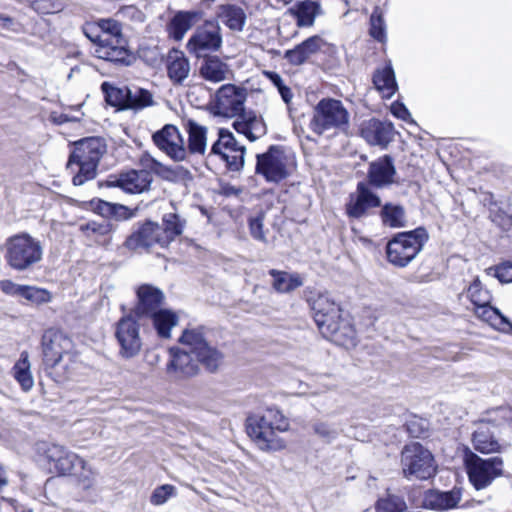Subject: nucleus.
Segmentation results:
<instances>
[{
	"instance_id": "obj_1",
	"label": "nucleus",
	"mask_w": 512,
	"mask_h": 512,
	"mask_svg": "<svg viewBox=\"0 0 512 512\" xmlns=\"http://www.w3.org/2000/svg\"><path fill=\"white\" fill-rule=\"evenodd\" d=\"M179 342L181 348L169 350V375L177 378L194 376L198 373L200 364L209 371H215L219 367L222 355L206 342L201 329H186Z\"/></svg>"
},
{
	"instance_id": "obj_2",
	"label": "nucleus",
	"mask_w": 512,
	"mask_h": 512,
	"mask_svg": "<svg viewBox=\"0 0 512 512\" xmlns=\"http://www.w3.org/2000/svg\"><path fill=\"white\" fill-rule=\"evenodd\" d=\"M289 422L276 408H267L262 415L247 419V432L255 444L263 451H280L286 447L279 432L287 431Z\"/></svg>"
},
{
	"instance_id": "obj_3",
	"label": "nucleus",
	"mask_w": 512,
	"mask_h": 512,
	"mask_svg": "<svg viewBox=\"0 0 512 512\" xmlns=\"http://www.w3.org/2000/svg\"><path fill=\"white\" fill-rule=\"evenodd\" d=\"M7 264L18 272L32 269L43 258L41 241L27 232L8 237L1 246Z\"/></svg>"
},
{
	"instance_id": "obj_4",
	"label": "nucleus",
	"mask_w": 512,
	"mask_h": 512,
	"mask_svg": "<svg viewBox=\"0 0 512 512\" xmlns=\"http://www.w3.org/2000/svg\"><path fill=\"white\" fill-rule=\"evenodd\" d=\"M105 150L104 142L97 137L81 139L75 143L74 150L67 163V168L71 171H74V167L78 170L73 177L75 186L83 185L96 176L99 160Z\"/></svg>"
},
{
	"instance_id": "obj_5",
	"label": "nucleus",
	"mask_w": 512,
	"mask_h": 512,
	"mask_svg": "<svg viewBox=\"0 0 512 512\" xmlns=\"http://www.w3.org/2000/svg\"><path fill=\"white\" fill-rule=\"evenodd\" d=\"M349 121L350 114L340 100L323 98L314 108L310 128L318 135L331 137L345 132Z\"/></svg>"
},
{
	"instance_id": "obj_6",
	"label": "nucleus",
	"mask_w": 512,
	"mask_h": 512,
	"mask_svg": "<svg viewBox=\"0 0 512 512\" xmlns=\"http://www.w3.org/2000/svg\"><path fill=\"white\" fill-rule=\"evenodd\" d=\"M427 240L428 233L422 227L399 233L387 244L388 261L394 266H407L422 250Z\"/></svg>"
},
{
	"instance_id": "obj_7",
	"label": "nucleus",
	"mask_w": 512,
	"mask_h": 512,
	"mask_svg": "<svg viewBox=\"0 0 512 512\" xmlns=\"http://www.w3.org/2000/svg\"><path fill=\"white\" fill-rule=\"evenodd\" d=\"M465 466L469 481L477 490L487 488L504 474V461L499 456L484 459L470 451L465 457Z\"/></svg>"
},
{
	"instance_id": "obj_8",
	"label": "nucleus",
	"mask_w": 512,
	"mask_h": 512,
	"mask_svg": "<svg viewBox=\"0 0 512 512\" xmlns=\"http://www.w3.org/2000/svg\"><path fill=\"white\" fill-rule=\"evenodd\" d=\"M401 463L403 474L408 479H428L436 471L432 454L419 443H411L404 447Z\"/></svg>"
},
{
	"instance_id": "obj_9",
	"label": "nucleus",
	"mask_w": 512,
	"mask_h": 512,
	"mask_svg": "<svg viewBox=\"0 0 512 512\" xmlns=\"http://www.w3.org/2000/svg\"><path fill=\"white\" fill-rule=\"evenodd\" d=\"M244 155L245 147L237 142L234 135L226 129H219L218 139L212 144L208 158L216 157L228 169L238 171L244 165Z\"/></svg>"
},
{
	"instance_id": "obj_10",
	"label": "nucleus",
	"mask_w": 512,
	"mask_h": 512,
	"mask_svg": "<svg viewBox=\"0 0 512 512\" xmlns=\"http://www.w3.org/2000/svg\"><path fill=\"white\" fill-rule=\"evenodd\" d=\"M291 169L292 163L280 147L272 146L257 155L256 172L267 181L280 182L289 176Z\"/></svg>"
},
{
	"instance_id": "obj_11",
	"label": "nucleus",
	"mask_w": 512,
	"mask_h": 512,
	"mask_svg": "<svg viewBox=\"0 0 512 512\" xmlns=\"http://www.w3.org/2000/svg\"><path fill=\"white\" fill-rule=\"evenodd\" d=\"M115 337L121 358L130 360L139 355L142 349V338L140 326L133 314L126 315L117 322Z\"/></svg>"
},
{
	"instance_id": "obj_12",
	"label": "nucleus",
	"mask_w": 512,
	"mask_h": 512,
	"mask_svg": "<svg viewBox=\"0 0 512 512\" xmlns=\"http://www.w3.org/2000/svg\"><path fill=\"white\" fill-rule=\"evenodd\" d=\"M37 452L48 462L50 469L60 475H72L82 463V458L58 444L40 443Z\"/></svg>"
},
{
	"instance_id": "obj_13",
	"label": "nucleus",
	"mask_w": 512,
	"mask_h": 512,
	"mask_svg": "<svg viewBox=\"0 0 512 512\" xmlns=\"http://www.w3.org/2000/svg\"><path fill=\"white\" fill-rule=\"evenodd\" d=\"M222 45L220 27L217 22L206 21L198 27L187 43V49L196 57L217 51Z\"/></svg>"
},
{
	"instance_id": "obj_14",
	"label": "nucleus",
	"mask_w": 512,
	"mask_h": 512,
	"mask_svg": "<svg viewBox=\"0 0 512 512\" xmlns=\"http://www.w3.org/2000/svg\"><path fill=\"white\" fill-rule=\"evenodd\" d=\"M42 347L45 363L60 369L64 358L70 359L72 341L62 332L51 329L43 334Z\"/></svg>"
},
{
	"instance_id": "obj_15",
	"label": "nucleus",
	"mask_w": 512,
	"mask_h": 512,
	"mask_svg": "<svg viewBox=\"0 0 512 512\" xmlns=\"http://www.w3.org/2000/svg\"><path fill=\"white\" fill-rule=\"evenodd\" d=\"M155 146L174 161L187 157V148L179 129L172 124L164 125L152 135Z\"/></svg>"
},
{
	"instance_id": "obj_16",
	"label": "nucleus",
	"mask_w": 512,
	"mask_h": 512,
	"mask_svg": "<svg viewBox=\"0 0 512 512\" xmlns=\"http://www.w3.org/2000/svg\"><path fill=\"white\" fill-rule=\"evenodd\" d=\"M247 90L233 84L222 85L215 94V109L220 115L230 117L243 111Z\"/></svg>"
},
{
	"instance_id": "obj_17",
	"label": "nucleus",
	"mask_w": 512,
	"mask_h": 512,
	"mask_svg": "<svg viewBox=\"0 0 512 512\" xmlns=\"http://www.w3.org/2000/svg\"><path fill=\"white\" fill-rule=\"evenodd\" d=\"M152 182V175L146 170H131L121 173L117 177H111L107 182L108 187H119L126 193L136 194L148 190Z\"/></svg>"
},
{
	"instance_id": "obj_18",
	"label": "nucleus",
	"mask_w": 512,
	"mask_h": 512,
	"mask_svg": "<svg viewBox=\"0 0 512 512\" xmlns=\"http://www.w3.org/2000/svg\"><path fill=\"white\" fill-rule=\"evenodd\" d=\"M137 304L133 310L135 317H149L154 312L160 309L164 301L163 292L150 284H143L138 287L137 291Z\"/></svg>"
},
{
	"instance_id": "obj_19",
	"label": "nucleus",
	"mask_w": 512,
	"mask_h": 512,
	"mask_svg": "<svg viewBox=\"0 0 512 512\" xmlns=\"http://www.w3.org/2000/svg\"><path fill=\"white\" fill-rule=\"evenodd\" d=\"M126 243L130 248H149L156 244L160 247H166L168 246V237L161 225L147 222L136 233L131 235Z\"/></svg>"
},
{
	"instance_id": "obj_20",
	"label": "nucleus",
	"mask_w": 512,
	"mask_h": 512,
	"mask_svg": "<svg viewBox=\"0 0 512 512\" xmlns=\"http://www.w3.org/2000/svg\"><path fill=\"white\" fill-rule=\"evenodd\" d=\"M319 330L325 338L337 345L346 348L356 345V331L347 319L341 318V315L337 320Z\"/></svg>"
},
{
	"instance_id": "obj_21",
	"label": "nucleus",
	"mask_w": 512,
	"mask_h": 512,
	"mask_svg": "<svg viewBox=\"0 0 512 512\" xmlns=\"http://www.w3.org/2000/svg\"><path fill=\"white\" fill-rule=\"evenodd\" d=\"M361 136L371 145L387 146L394 137V127L390 122L377 119L363 121L360 128Z\"/></svg>"
},
{
	"instance_id": "obj_22",
	"label": "nucleus",
	"mask_w": 512,
	"mask_h": 512,
	"mask_svg": "<svg viewBox=\"0 0 512 512\" xmlns=\"http://www.w3.org/2000/svg\"><path fill=\"white\" fill-rule=\"evenodd\" d=\"M496 425L491 421H480L473 433L472 443L475 450L482 454L498 453L502 445L495 438Z\"/></svg>"
},
{
	"instance_id": "obj_23",
	"label": "nucleus",
	"mask_w": 512,
	"mask_h": 512,
	"mask_svg": "<svg viewBox=\"0 0 512 512\" xmlns=\"http://www.w3.org/2000/svg\"><path fill=\"white\" fill-rule=\"evenodd\" d=\"M95 55L103 60L119 62L129 65L131 62V53L127 48L125 37L109 39L106 43H95Z\"/></svg>"
},
{
	"instance_id": "obj_24",
	"label": "nucleus",
	"mask_w": 512,
	"mask_h": 512,
	"mask_svg": "<svg viewBox=\"0 0 512 512\" xmlns=\"http://www.w3.org/2000/svg\"><path fill=\"white\" fill-rule=\"evenodd\" d=\"M311 309L319 329L334 322L340 316V307L326 294H318L313 297Z\"/></svg>"
},
{
	"instance_id": "obj_25",
	"label": "nucleus",
	"mask_w": 512,
	"mask_h": 512,
	"mask_svg": "<svg viewBox=\"0 0 512 512\" xmlns=\"http://www.w3.org/2000/svg\"><path fill=\"white\" fill-rule=\"evenodd\" d=\"M380 199L373 194L363 183H359L356 195H351L346 210L350 217L360 218L368 209L378 207Z\"/></svg>"
},
{
	"instance_id": "obj_26",
	"label": "nucleus",
	"mask_w": 512,
	"mask_h": 512,
	"mask_svg": "<svg viewBox=\"0 0 512 512\" xmlns=\"http://www.w3.org/2000/svg\"><path fill=\"white\" fill-rule=\"evenodd\" d=\"M239 134H243L250 141H255L267 132L263 118L252 111L243 112L233 124Z\"/></svg>"
},
{
	"instance_id": "obj_27",
	"label": "nucleus",
	"mask_w": 512,
	"mask_h": 512,
	"mask_svg": "<svg viewBox=\"0 0 512 512\" xmlns=\"http://www.w3.org/2000/svg\"><path fill=\"white\" fill-rule=\"evenodd\" d=\"M199 74L204 80L211 83H219L233 77L230 66L217 56L205 58L199 68Z\"/></svg>"
},
{
	"instance_id": "obj_28",
	"label": "nucleus",
	"mask_w": 512,
	"mask_h": 512,
	"mask_svg": "<svg viewBox=\"0 0 512 512\" xmlns=\"http://www.w3.org/2000/svg\"><path fill=\"white\" fill-rule=\"evenodd\" d=\"M203 17L201 11H179L170 20L168 32L175 40H182L185 34Z\"/></svg>"
},
{
	"instance_id": "obj_29",
	"label": "nucleus",
	"mask_w": 512,
	"mask_h": 512,
	"mask_svg": "<svg viewBox=\"0 0 512 512\" xmlns=\"http://www.w3.org/2000/svg\"><path fill=\"white\" fill-rule=\"evenodd\" d=\"M325 45L326 42L320 36L315 35L306 39L294 49L288 50L285 58L294 65H300L320 52Z\"/></svg>"
},
{
	"instance_id": "obj_30",
	"label": "nucleus",
	"mask_w": 512,
	"mask_h": 512,
	"mask_svg": "<svg viewBox=\"0 0 512 512\" xmlns=\"http://www.w3.org/2000/svg\"><path fill=\"white\" fill-rule=\"evenodd\" d=\"M167 74L175 85L183 84L190 74V62L182 51L169 52L166 62Z\"/></svg>"
},
{
	"instance_id": "obj_31",
	"label": "nucleus",
	"mask_w": 512,
	"mask_h": 512,
	"mask_svg": "<svg viewBox=\"0 0 512 512\" xmlns=\"http://www.w3.org/2000/svg\"><path fill=\"white\" fill-rule=\"evenodd\" d=\"M461 490L454 488L451 491H429L425 495L424 504L426 507L435 510H448L455 508L461 500Z\"/></svg>"
},
{
	"instance_id": "obj_32",
	"label": "nucleus",
	"mask_w": 512,
	"mask_h": 512,
	"mask_svg": "<svg viewBox=\"0 0 512 512\" xmlns=\"http://www.w3.org/2000/svg\"><path fill=\"white\" fill-rule=\"evenodd\" d=\"M394 174L395 168L392 160L385 156L370 165L368 176L372 185L382 187L392 183Z\"/></svg>"
},
{
	"instance_id": "obj_33",
	"label": "nucleus",
	"mask_w": 512,
	"mask_h": 512,
	"mask_svg": "<svg viewBox=\"0 0 512 512\" xmlns=\"http://www.w3.org/2000/svg\"><path fill=\"white\" fill-rule=\"evenodd\" d=\"M185 129L188 134L187 153L204 155L207 149V128L190 119Z\"/></svg>"
},
{
	"instance_id": "obj_34",
	"label": "nucleus",
	"mask_w": 512,
	"mask_h": 512,
	"mask_svg": "<svg viewBox=\"0 0 512 512\" xmlns=\"http://www.w3.org/2000/svg\"><path fill=\"white\" fill-rule=\"evenodd\" d=\"M477 318L488 323L500 331H507L512 328L510 321L496 308L490 304L480 305L474 308Z\"/></svg>"
},
{
	"instance_id": "obj_35",
	"label": "nucleus",
	"mask_w": 512,
	"mask_h": 512,
	"mask_svg": "<svg viewBox=\"0 0 512 512\" xmlns=\"http://www.w3.org/2000/svg\"><path fill=\"white\" fill-rule=\"evenodd\" d=\"M290 12L295 16L299 27H310L314 24L315 18L321 10L317 2L304 0L296 3L290 9Z\"/></svg>"
},
{
	"instance_id": "obj_36",
	"label": "nucleus",
	"mask_w": 512,
	"mask_h": 512,
	"mask_svg": "<svg viewBox=\"0 0 512 512\" xmlns=\"http://www.w3.org/2000/svg\"><path fill=\"white\" fill-rule=\"evenodd\" d=\"M269 274L273 278L272 287L279 293H289L303 285V279L297 273L272 269Z\"/></svg>"
},
{
	"instance_id": "obj_37",
	"label": "nucleus",
	"mask_w": 512,
	"mask_h": 512,
	"mask_svg": "<svg viewBox=\"0 0 512 512\" xmlns=\"http://www.w3.org/2000/svg\"><path fill=\"white\" fill-rule=\"evenodd\" d=\"M99 33L93 35L86 33L90 40L94 43H106L109 39L124 37L122 28L118 21L114 19H101L97 23Z\"/></svg>"
},
{
	"instance_id": "obj_38",
	"label": "nucleus",
	"mask_w": 512,
	"mask_h": 512,
	"mask_svg": "<svg viewBox=\"0 0 512 512\" xmlns=\"http://www.w3.org/2000/svg\"><path fill=\"white\" fill-rule=\"evenodd\" d=\"M149 317L152 319L157 334L162 338H169L171 329L178 322L177 315L167 309H159Z\"/></svg>"
},
{
	"instance_id": "obj_39",
	"label": "nucleus",
	"mask_w": 512,
	"mask_h": 512,
	"mask_svg": "<svg viewBox=\"0 0 512 512\" xmlns=\"http://www.w3.org/2000/svg\"><path fill=\"white\" fill-rule=\"evenodd\" d=\"M218 18L231 30H242L245 23V13L242 8L234 5H222L218 8Z\"/></svg>"
},
{
	"instance_id": "obj_40",
	"label": "nucleus",
	"mask_w": 512,
	"mask_h": 512,
	"mask_svg": "<svg viewBox=\"0 0 512 512\" xmlns=\"http://www.w3.org/2000/svg\"><path fill=\"white\" fill-rule=\"evenodd\" d=\"M373 83L385 98L393 96L397 89L394 71L390 66L377 70L373 77Z\"/></svg>"
},
{
	"instance_id": "obj_41",
	"label": "nucleus",
	"mask_w": 512,
	"mask_h": 512,
	"mask_svg": "<svg viewBox=\"0 0 512 512\" xmlns=\"http://www.w3.org/2000/svg\"><path fill=\"white\" fill-rule=\"evenodd\" d=\"M13 375L24 391H29L34 385V379L30 371L29 354L23 351L13 367Z\"/></svg>"
},
{
	"instance_id": "obj_42",
	"label": "nucleus",
	"mask_w": 512,
	"mask_h": 512,
	"mask_svg": "<svg viewBox=\"0 0 512 512\" xmlns=\"http://www.w3.org/2000/svg\"><path fill=\"white\" fill-rule=\"evenodd\" d=\"M24 4L40 16L60 13L66 7L65 0H25Z\"/></svg>"
},
{
	"instance_id": "obj_43",
	"label": "nucleus",
	"mask_w": 512,
	"mask_h": 512,
	"mask_svg": "<svg viewBox=\"0 0 512 512\" xmlns=\"http://www.w3.org/2000/svg\"><path fill=\"white\" fill-rule=\"evenodd\" d=\"M381 218L383 223L391 228H400L405 226L406 223L405 211L400 205H384L381 210Z\"/></svg>"
},
{
	"instance_id": "obj_44",
	"label": "nucleus",
	"mask_w": 512,
	"mask_h": 512,
	"mask_svg": "<svg viewBox=\"0 0 512 512\" xmlns=\"http://www.w3.org/2000/svg\"><path fill=\"white\" fill-rule=\"evenodd\" d=\"M103 89L106 93V101L115 107L120 109H129V97H130V88L129 87H113L108 86L106 83L103 84Z\"/></svg>"
},
{
	"instance_id": "obj_45",
	"label": "nucleus",
	"mask_w": 512,
	"mask_h": 512,
	"mask_svg": "<svg viewBox=\"0 0 512 512\" xmlns=\"http://www.w3.org/2000/svg\"><path fill=\"white\" fill-rule=\"evenodd\" d=\"M21 298H24L28 304L40 306L50 303L52 301V294L44 288L24 285L21 293Z\"/></svg>"
},
{
	"instance_id": "obj_46",
	"label": "nucleus",
	"mask_w": 512,
	"mask_h": 512,
	"mask_svg": "<svg viewBox=\"0 0 512 512\" xmlns=\"http://www.w3.org/2000/svg\"><path fill=\"white\" fill-rule=\"evenodd\" d=\"M467 297L474 305V308L480 305L490 304L492 300L490 291L483 287L479 278H475L469 285Z\"/></svg>"
},
{
	"instance_id": "obj_47",
	"label": "nucleus",
	"mask_w": 512,
	"mask_h": 512,
	"mask_svg": "<svg viewBox=\"0 0 512 512\" xmlns=\"http://www.w3.org/2000/svg\"><path fill=\"white\" fill-rule=\"evenodd\" d=\"M153 104V95L150 91L140 87L130 88L129 109H143Z\"/></svg>"
},
{
	"instance_id": "obj_48",
	"label": "nucleus",
	"mask_w": 512,
	"mask_h": 512,
	"mask_svg": "<svg viewBox=\"0 0 512 512\" xmlns=\"http://www.w3.org/2000/svg\"><path fill=\"white\" fill-rule=\"evenodd\" d=\"M72 475L77 478L78 484L83 489H90L95 485L97 473L83 459L82 463L77 465V468L73 471Z\"/></svg>"
},
{
	"instance_id": "obj_49",
	"label": "nucleus",
	"mask_w": 512,
	"mask_h": 512,
	"mask_svg": "<svg viewBox=\"0 0 512 512\" xmlns=\"http://www.w3.org/2000/svg\"><path fill=\"white\" fill-rule=\"evenodd\" d=\"M265 214L263 212H259L254 216L249 218V232L253 239L267 243V235L269 233V229L265 227Z\"/></svg>"
},
{
	"instance_id": "obj_50",
	"label": "nucleus",
	"mask_w": 512,
	"mask_h": 512,
	"mask_svg": "<svg viewBox=\"0 0 512 512\" xmlns=\"http://www.w3.org/2000/svg\"><path fill=\"white\" fill-rule=\"evenodd\" d=\"M375 508L377 512H405L407 505L401 497L388 495L380 498L376 502Z\"/></svg>"
},
{
	"instance_id": "obj_51",
	"label": "nucleus",
	"mask_w": 512,
	"mask_h": 512,
	"mask_svg": "<svg viewBox=\"0 0 512 512\" xmlns=\"http://www.w3.org/2000/svg\"><path fill=\"white\" fill-rule=\"evenodd\" d=\"M162 227L165 234H167L168 245L183 231V223L176 214L165 215Z\"/></svg>"
},
{
	"instance_id": "obj_52",
	"label": "nucleus",
	"mask_w": 512,
	"mask_h": 512,
	"mask_svg": "<svg viewBox=\"0 0 512 512\" xmlns=\"http://www.w3.org/2000/svg\"><path fill=\"white\" fill-rule=\"evenodd\" d=\"M175 496L176 488L173 485L164 484L153 490L150 496V503L154 506H161Z\"/></svg>"
},
{
	"instance_id": "obj_53",
	"label": "nucleus",
	"mask_w": 512,
	"mask_h": 512,
	"mask_svg": "<svg viewBox=\"0 0 512 512\" xmlns=\"http://www.w3.org/2000/svg\"><path fill=\"white\" fill-rule=\"evenodd\" d=\"M95 209L104 217L122 215L127 211V208L123 205L112 204L102 200L98 201Z\"/></svg>"
},
{
	"instance_id": "obj_54",
	"label": "nucleus",
	"mask_w": 512,
	"mask_h": 512,
	"mask_svg": "<svg viewBox=\"0 0 512 512\" xmlns=\"http://www.w3.org/2000/svg\"><path fill=\"white\" fill-rule=\"evenodd\" d=\"M371 28H370V34L373 38L377 39L378 41H383L385 39V25L384 20L380 14L375 11L371 15Z\"/></svg>"
},
{
	"instance_id": "obj_55",
	"label": "nucleus",
	"mask_w": 512,
	"mask_h": 512,
	"mask_svg": "<svg viewBox=\"0 0 512 512\" xmlns=\"http://www.w3.org/2000/svg\"><path fill=\"white\" fill-rule=\"evenodd\" d=\"M495 276L502 283L512 282V262L506 261L496 266Z\"/></svg>"
},
{
	"instance_id": "obj_56",
	"label": "nucleus",
	"mask_w": 512,
	"mask_h": 512,
	"mask_svg": "<svg viewBox=\"0 0 512 512\" xmlns=\"http://www.w3.org/2000/svg\"><path fill=\"white\" fill-rule=\"evenodd\" d=\"M313 430L315 434L326 439L327 441L333 440L337 435L336 430L333 429L329 424L324 422L315 423L313 425Z\"/></svg>"
},
{
	"instance_id": "obj_57",
	"label": "nucleus",
	"mask_w": 512,
	"mask_h": 512,
	"mask_svg": "<svg viewBox=\"0 0 512 512\" xmlns=\"http://www.w3.org/2000/svg\"><path fill=\"white\" fill-rule=\"evenodd\" d=\"M23 286L11 280H0V290L6 295L20 297Z\"/></svg>"
},
{
	"instance_id": "obj_58",
	"label": "nucleus",
	"mask_w": 512,
	"mask_h": 512,
	"mask_svg": "<svg viewBox=\"0 0 512 512\" xmlns=\"http://www.w3.org/2000/svg\"><path fill=\"white\" fill-rule=\"evenodd\" d=\"M86 229L90 230L96 234L105 235L110 232L111 226L107 222H103V223L91 222L86 225Z\"/></svg>"
},
{
	"instance_id": "obj_59",
	"label": "nucleus",
	"mask_w": 512,
	"mask_h": 512,
	"mask_svg": "<svg viewBox=\"0 0 512 512\" xmlns=\"http://www.w3.org/2000/svg\"><path fill=\"white\" fill-rule=\"evenodd\" d=\"M391 112L394 116L402 120H407L410 117L408 109L401 103L392 104Z\"/></svg>"
},
{
	"instance_id": "obj_60",
	"label": "nucleus",
	"mask_w": 512,
	"mask_h": 512,
	"mask_svg": "<svg viewBox=\"0 0 512 512\" xmlns=\"http://www.w3.org/2000/svg\"><path fill=\"white\" fill-rule=\"evenodd\" d=\"M283 101L286 103V104H289L293 98V93L291 92V89L289 87H287L286 85L284 86H281L279 89H278Z\"/></svg>"
},
{
	"instance_id": "obj_61",
	"label": "nucleus",
	"mask_w": 512,
	"mask_h": 512,
	"mask_svg": "<svg viewBox=\"0 0 512 512\" xmlns=\"http://www.w3.org/2000/svg\"><path fill=\"white\" fill-rule=\"evenodd\" d=\"M266 75L269 78V80L274 84V86L277 87V89L285 85L279 74L275 72H266Z\"/></svg>"
},
{
	"instance_id": "obj_62",
	"label": "nucleus",
	"mask_w": 512,
	"mask_h": 512,
	"mask_svg": "<svg viewBox=\"0 0 512 512\" xmlns=\"http://www.w3.org/2000/svg\"><path fill=\"white\" fill-rule=\"evenodd\" d=\"M8 485V477L5 468L0 464V492Z\"/></svg>"
},
{
	"instance_id": "obj_63",
	"label": "nucleus",
	"mask_w": 512,
	"mask_h": 512,
	"mask_svg": "<svg viewBox=\"0 0 512 512\" xmlns=\"http://www.w3.org/2000/svg\"><path fill=\"white\" fill-rule=\"evenodd\" d=\"M146 360L150 366L157 365L160 362V356L157 353H148L146 355Z\"/></svg>"
},
{
	"instance_id": "obj_64",
	"label": "nucleus",
	"mask_w": 512,
	"mask_h": 512,
	"mask_svg": "<svg viewBox=\"0 0 512 512\" xmlns=\"http://www.w3.org/2000/svg\"><path fill=\"white\" fill-rule=\"evenodd\" d=\"M13 24V19L6 16V15H3V14H0V25L3 26V27H6V28H10V26Z\"/></svg>"
}]
</instances>
